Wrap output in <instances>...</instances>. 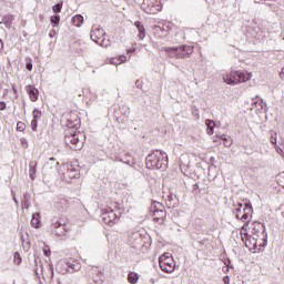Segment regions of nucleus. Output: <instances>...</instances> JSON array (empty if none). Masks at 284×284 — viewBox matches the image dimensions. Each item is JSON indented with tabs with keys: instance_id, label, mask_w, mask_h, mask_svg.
Wrapping results in <instances>:
<instances>
[{
	"instance_id": "obj_2",
	"label": "nucleus",
	"mask_w": 284,
	"mask_h": 284,
	"mask_svg": "<svg viewBox=\"0 0 284 284\" xmlns=\"http://www.w3.org/2000/svg\"><path fill=\"white\" fill-rule=\"evenodd\" d=\"M240 236L245 247H247L250 252L253 254L263 252V247H265V240H263L261 244V237H257L256 235H250V233H245L243 231L240 232Z\"/></svg>"
},
{
	"instance_id": "obj_16",
	"label": "nucleus",
	"mask_w": 284,
	"mask_h": 284,
	"mask_svg": "<svg viewBox=\"0 0 284 284\" xmlns=\"http://www.w3.org/2000/svg\"><path fill=\"white\" fill-rule=\"evenodd\" d=\"M57 210L60 212H65L70 207V201L65 197L59 199V201L55 203Z\"/></svg>"
},
{
	"instance_id": "obj_12",
	"label": "nucleus",
	"mask_w": 284,
	"mask_h": 284,
	"mask_svg": "<svg viewBox=\"0 0 284 284\" xmlns=\"http://www.w3.org/2000/svg\"><path fill=\"white\" fill-rule=\"evenodd\" d=\"M26 91L29 95L30 101H32V103H37V101H39V89H37L32 84H29L26 87Z\"/></svg>"
},
{
	"instance_id": "obj_26",
	"label": "nucleus",
	"mask_w": 284,
	"mask_h": 284,
	"mask_svg": "<svg viewBox=\"0 0 284 284\" xmlns=\"http://www.w3.org/2000/svg\"><path fill=\"white\" fill-rule=\"evenodd\" d=\"M220 139L224 141V148H232L233 141L231 138H226L225 135H220Z\"/></svg>"
},
{
	"instance_id": "obj_10",
	"label": "nucleus",
	"mask_w": 284,
	"mask_h": 284,
	"mask_svg": "<svg viewBox=\"0 0 284 284\" xmlns=\"http://www.w3.org/2000/svg\"><path fill=\"white\" fill-rule=\"evenodd\" d=\"M141 8L146 14H158L163 10V2L161 0H143Z\"/></svg>"
},
{
	"instance_id": "obj_6",
	"label": "nucleus",
	"mask_w": 284,
	"mask_h": 284,
	"mask_svg": "<svg viewBox=\"0 0 284 284\" xmlns=\"http://www.w3.org/2000/svg\"><path fill=\"white\" fill-rule=\"evenodd\" d=\"M253 212L252 203L247 201L235 204V216L239 221H242V223H247L250 219H252Z\"/></svg>"
},
{
	"instance_id": "obj_7",
	"label": "nucleus",
	"mask_w": 284,
	"mask_h": 284,
	"mask_svg": "<svg viewBox=\"0 0 284 284\" xmlns=\"http://www.w3.org/2000/svg\"><path fill=\"white\" fill-rule=\"evenodd\" d=\"M150 212L153 223H158V225H163V223H165V219H168V211H165V206H163L161 202H153L151 204Z\"/></svg>"
},
{
	"instance_id": "obj_9",
	"label": "nucleus",
	"mask_w": 284,
	"mask_h": 284,
	"mask_svg": "<svg viewBox=\"0 0 284 284\" xmlns=\"http://www.w3.org/2000/svg\"><path fill=\"white\" fill-rule=\"evenodd\" d=\"M159 266L165 274H172L176 270V262L170 253H164L159 257Z\"/></svg>"
},
{
	"instance_id": "obj_18",
	"label": "nucleus",
	"mask_w": 284,
	"mask_h": 284,
	"mask_svg": "<svg viewBox=\"0 0 284 284\" xmlns=\"http://www.w3.org/2000/svg\"><path fill=\"white\" fill-rule=\"evenodd\" d=\"M31 225H32V227H36L37 230H39V227H41V214L40 213L32 214Z\"/></svg>"
},
{
	"instance_id": "obj_44",
	"label": "nucleus",
	"mask_w": 284,
	"mask_h": 284,
	"mask_svg": "<svg viewBox=\"0 0 284 284\" xmlns=\"http://www.w3.org/2000/svg\"><path fill=\"white\" fill-rule=\"evenodd\" d=\"M12 90H13L14 93H17V88H13Z\"/></svg>"
},
{
	"instance_id": "obj_1",
	"label": "nucleus",
	"mask_w": 284,
	"mask_h": 284,
	"mask_svg": "<svg viewBox=\"0 0 284 284\" xmlns=\"http://www.w3.org/2000/svg\"><path fill=\"white\" fill-rule=\"evenodd\" d=\"M224 83L227 85H239L252 80V73L247 71H229L222 74Z\"/></svg>"
},
{
	"instance_id": "obj_42",
	"label": "nucleus",
	"mask_w": 284,
	"mask_h": 284,
	"mask_svg": "<svg viewBox=\"0 0 284 284\" xmlns=\"http://www.w3.org/2000/svg\"><path fill=\"white\" fill-rule=\"evenodd\" d=\"M0 50H3V40H0Z\"/></svg>"
},
{
	"instance_id": "obj_11",
	"label": "nucleus",
	"mask_w": 284,
	"mask_h": 284,
	"mask_svg": "<svg viewBox=\"0 0 284 284\" xmlns=\"http://www.w3.org/2000/svg\"><path fill=\"white\" fill-rule=\"evenodd\" d=\"M102 221L105 225H114L116 223L118 217L116 213L113 210L106 211L102 213Z\"/></svg>"
},
{
	"instance_id": "obj_36",
	"label": "nucleus",
	"mask_w": 284,
	"mask_h": 284,
	"mask_svg": "<svg viewBox=\"0 0 284 284\" xmlns=\"http://www.w3.org/2000/svg\"><path fill=\"white\" fill-rule=\"evenodd\" d=\"M43 254H44V256H50V254H51L50 246L43 247Z\"/></svg>"
},
{
	"instance_id": "obj_32",
	"label": "nucleus",
	"mask_w": 284,
	"mask_h": 284,
	"mask_svg": "<svg viewBox=\"0 0 284 284\" xmlns=\"http://www.w3.org/2000/svg\"><path fill=\"white\" fill-rule=\"evenodd\" d=\"M63 8V2H59L52 7L53 12L59 13L61 12V9Z\"/></svg>"
},
{
	"instance_id": "obj_23",
	"label": "nucleus",
	"mask_w": 284,
	"mask_h": 284,
	"mask_svg": "<svg viewBox=\"0 0 284 284\" xmlns=\"http://www.w3.org/2000/svg\"><path fill=\"white\" fill-rule=\"evenodd\" d=\"M98 45H101V48H110L112 45V42H110V39H108V36H104L99 42Z\"/></svg>"
},
{
	"instance_id": "obj_8",
	"label": "nucleus",
	"mask_w": 284,
	"mask_h": 284,
	"mask_svg": "<svg viewBox=\"0 0 284 284\" xmlns=\"http://www.w3.org/2000/svg\"><path fill=\"white\" fill-rule=\"evenodd\" d=\"M85 135L81 132L69 133L65 135V144L75 152L83 148Z\"/></svg>"
},
{
	"instance_id": "obj_24",
	"label": "nucleus",
	"mask_w": 284,
	"mask_h": 284,
	"mask_svg": "<svg viewBox=\"0 0 284 284\" xmlns=\"http://www.w3.org/2000/svg\"><path fill=\"white\" fill-rule=\"evenodd\" d=\"M128 281H129V283H131V284H136V283H139V274H136L135 272L129 273V275H128Z\"/></svg>"
},
{
	"instance_id": "obj_13",
	"label": "nucleus",
	"mask_w": 284,
	"mask_h": 284,
	"mask_svg": "<svg viewBox=\"0 0 284 284\" xmlns=\"http://www.w3.org/2000/svg\"><path fill=\"white\" fill-rule=\"evenodd\" d=\"M32 116H33V119L31 120V130L33 132H37V128L39 126V121H40L41 116H43V112H41V110H39V109H34L32 111Z\"/></svg>"
},
{
	"instance_id": "obj_41",
	"label": "nucleus",
	"mask_w": 284,
	"mask_h": 284,
	"mask_svg": "<svg viewBox=\"0 0 284 284\" xmlns=\"http://www.w3.org/2000/svg\"><path fill=\"white\" fill-rule=\"evenodd\" d=\"M67 232H68V231L60 232V233H57V234H58V236H63V235H65Z\"/></svg>"
},
{
	"instance_id": "obj_3",
	"label": "nucleus",
	"mask_w": 284,
	"mask_h": 284,
	"mask_svg": "<svg viewBox=\"0 0 284 284\" xmlns=\"http://www.w3.org/2000/svg\"><path fill=\"white\" fill-rule=\"evenodd\" d=\"M241 232L247 233L251 236L260 237V245L265 241V225L261 222H250V220L242 226Z\"/></svg>"
},
{
	"instance_id": "obj_17",
	"label": "nucleus",
	"mask_w": 284,
	"mask_h": 284,
	"mask_svg": "<svg viewBox=\"0 0 284 284\" xmlns=\"http://www.w3.org/2000/svg\"><path fill=\"white\" fill-rule=\"evenodd\" d=\"M134 26L135 28H138V39H140V41H143V39H145L146 37L145 27L143 26V23H141V21H135Z\"/></svg>"
},
{
	"instance_id": "obj_34",
	"label": "nucleus",
	"mask_w": 284,
	"mask_h": 284,
	"mask_svg": "<svg viewBox=\"0 0 284 284\" xmlns=\"http://www.w3.org/2000/svg\"><path fill=\"white\" fill-rule=\"evenodd\" d=\"M52 227L59 230V227H61V222H59V220H52Z\"/></svg>"
},
{
	"instance_id": "obj_25",
	"label": "nucleus",
	"mask_w": 284,
	"mask_h": 284,
	"mask_svg": "<svg viewBox=\"0 0 284 284\" xmlns=\"http://www.w3.org/2000/svg\"><path fill=\"white\" fill-rule=\"evenodd\" d=\"M67 174H69V178H70V179H75V176H79V171H77V169L70 166V168L67 170Z\"/></svg>"
},
{
	"instance_id": "obj_21",
	"label": "nucleus",
	"mask_w": 284,
	"mask_h": 284,
	"mask_svg": "<svg viewBox=\"0 0 284 284\" xmlns=\"http://www.w3.org/2000/svg\"><path fill=\"white\" fill-rule=\"evenodd\" d=\"M72 23L75 28H81V26H83V16L75 14L72 19Z\"/></svg>"
},
{
	"instance_id": "obj_22",
	"label": "nucleus",
	"mask_w": 284,
	"mask_h": 284,
	"mask_svg": "<svg viewBox=\"0 0 284 284\" xmlns=\"http://www.w3.org/2000/svg\"><path fill=\"white\" fill-rule=\"evenodd\" d=\"M94 274H97L99 277L103 276V273L101 271H97V270H91L89 272V281L90 278H92L93 283H99V280L94 278Z\"/></svg>"
},
{
	"instance_id": "obj_27",
	"label": "nucleus",
	"mask_w": 284,
	"mask_h": 284,
	"mask_svg": "<svg viewBox=\"0 0 284 284\" xmlns=\"http://www.w3.org/2000/svg\"><path fill=\"white\" fill-rule=\"evenodd\" d=\"M22 210H28L30 207V201L28 200V195H24L21 202Z\"/></svg>"
},
{
	"instance_id": "obj_33",
	"label": "nucleus",
	"mask_w": 284,
	"mask_h": 284,
	"mask_svg": "<svg viewBox=\"0 0 284 284\" xmlns=\"http://www.w3.org/2000/svg\"><path fill=\"white\" fill-rule=\"evenodd\" d=\"M20 143H21V146L24 149V150H28V140L26 138H21L20 139Z\"/></svg>"
},
{
	"instance_id": "obj_14",
	"label": "nucleus",
	"mask_w": 284,
	"mask_h": 284,
	"mask_svg": "<svg viewBox=\"0 0 284 284\" xmlns=\"http://www.w3.org/2000/svg\"><path fill=\"white\" fill-rule=\"evenodd\" d=\"M105 37V31L100 28L92 29L91 39L94 43H99Z\"/></svg>"
},
{
	"instance_id": "obj_4",
	"label": "nucleus",
	"mask_w": 284,
	"mask_h": 284,
	"mask_svg": "<svg viewBox=\"0 0 284 284\" xmlns=\"http://www.w3.org/2000/svg\"><path fill=\"white\" fill-rule=\"evenodd\" d=\"M165 52L172 59H190V57H192L194 53V47L187 44L180 47H169L165 48Z\"/></svg>"
},
{
	"instance_id": "obj_35",
	"label": "nucleus",
	"mask_w": 284,
	"mask_h": 284,
	"mask_svg": "<svg viewBox=\"0 0 284 284\" xmlns=\"http://www.w3.org/2000/svg\"><path fill=\"white\" fill-rule=\"evenodd\" d=\"M271 134H274V135L271 136V143H272L273 145H276V143H277V140H276V132L271 131Z\"/></svg>"
},
{
	"instance_id": "obj_37",
	"label": "nucleus",
	"mask_w": 284,
	"mask_h": 284,
	"mask_svg": "<svg viewBox=\"0 0 284 284\" xmlns=\"http://www.w3.org/2000/svg\"><path fill=\"white\" fill-rule=\"evenodd\" d=\"M27 70H29V72H32V62L27 63Z\"/></svg>"
},
{
	"instance_id": "obj_28",
	"label": "nucleus",
	"mask_w": 284,
	"mask_h": 284,
	"mask_svg": "<svg viewBox=\"0 0 284 284\" xmlns=\"http://www.w3.org/2000/svg\"><path fill=\"white\" fill-rule=\"evenodd\" d=\"M50 21H51V23L54 28V27L59 26V23L61 22V17L60 16H53V17L50 18Z\"/></svg>"
},
{
	"instance_id": "obj_40",
	"label": "nucleus",
	"mask_w": 284,
	"mask_h": 284,
	"mask_svg": "<svg viewBox=\"0 0 284 284\" xmlns=\"http://www.w3.org/2000/svg\"><path fill=\"white\" fill-rule=\"evenodd\" d=\"M219 139H221V136L213 138V143H219Z\"/></svg>"
},
{
	"instance_id": "obj_30",
	"label": "nucleus",
	"mask_w": 284,
	"mask_h": 284,
	"mask_svg": "<svg viewBox=\"0 0 284 284\" xmlns=\"http://www.w3.org/2000/svg\"><path fill=\"white\" fill-rule=\"evenodd\" d=\"M113 61H115L114 63L116 65H120V63H125V61H128V58L125 55H120L118 59H113Z\"/></svg>"
},
{
	"instance_id": "obj_39",
	"label": "nucleus",
	"mask_w": 284,
	"mask_h": 284,
	"mask_svg": "<svg viewBox=\"0 0 284 284\" xmlns=\"http://www.w3.org/2000/svg\"><path fill=\"white\" fill-rule=\"evenodd\" d=\"M0 110H6V102H0Z\"/></svg>"
},
{
	"instance_id": "obj_15",
	"label": "nucleus",
	"mask_w": 284,
	"mask_h": 284,
	"mask_svg": "<svg viewBox=\"0 0 284 284\" xmlns=\"http://www.w3.org/2000/svg\"><path fill=\"white\" fill-rule=\"evenodd\" d=\"M68 122H69V125H71V128H77V126L81 125V120L79 119V113L71 112L69 114Z\"/></svg>"
},
{
	"instance_id": "obj_29",
	"label": "nucleus",
	"mask_w": 284,
	"mask_h": 284,
	"mask_svg": "<svg viewBox=\"0 0 284 284\" xmlns=\"http://www.w3.org/2000/svg\"><path fill=\"white\" fill-rule=\"evenodd\" d=\"M13 262L16 265H21L22 260H21V254H19V252H16L13 254Z\"/></svg>"
},
{
	"instance_id": "obj_19",
	"label": "nucleus",
	"mask_w": 284,
	"mask_h": 284,
	"mask_svg": "<svg viewBox=\"0 0 284 284\" xmlns=\"http://www.w3.org/2000/svg\"><path fill=\"white\" fill-rule=\"evenodd\" d=\"M205 125H206V132L207 134H210V136H212V134H214V128H216V122H214V120H205Z\"/></svg>"
},
{
	"instance_id": "obj_38",
	"label": "nucleus",
	"mask_w": 284,
	"mask_h": 284,
	"mask_svg": "<svg viewBox=\"0 0 284 284\" xmlns=\"http://www.w3.org/2000/svg\"><path fill=\"white\" fill-rule=\"evenodd\" d=\"M223 283L224 284H230V276H224Z\"/></svg>"
},
{
	"instance_id": "obj_43",
	"label": "nucleus",
	"mask_w": 284,
	"mask_h": 284,
	"mask_svg": "<svg viewBox=\"0 0 284 284\" xmlns=\"http://www.w3.org/2000/svg\"><path fill=\"white\" fill-rule=\"evenodd\" d=\"M280 74H281V77H283V74H284V68L282 69V72H281Z\"/></svg>"
},
{
	"instance_id": "obj_5",
	"label": "nucleus",
	"mask_w": 284,
	"mask_h": 284,
	"mask_svg": "<svg viewBox=\"0 0 284 284\" xmlns=\"http://www.w3.org/2000/svg\"><path fill=\"white\" fill-rule=\"evenodd\" d=\"M165 155L161 151H155L146 156L145 165L148 170H163L165 168Z\"/></svg>"
},
{
	"instance_id": "obj_31",
	"label": "nucleus",
	"mask_w": 284,
	"mask_h": 284,
	"mask_svg": "<svg viewBox=\"0 0 284 284\" xmlns=\"http://www.w3.org/2000/svg\"><path fill=\"white\" fill-rule=\"evenodd\" d=\"M17 132H26V123L21 121L17 122Z\"/></svg>"
},
{
	"instance_id": "obj_20",
	"label": "nucleus",
	"mask_w": 284,
	"mask_h": 284,
	"mask_svg": "<svg viewBox=\"0 0 284 284\" xmlns=\"http://www.w3.org/2000/svg\"><path fill=\"white\" fill-rule=\"evenodd\" d=\"M29 176L32 181L37 178V162H31L29 164Z\"/></svg>"
}]
</instances>
